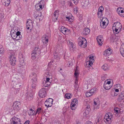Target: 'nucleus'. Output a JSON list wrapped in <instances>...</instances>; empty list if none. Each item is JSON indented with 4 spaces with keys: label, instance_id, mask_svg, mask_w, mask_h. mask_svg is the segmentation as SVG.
Returning <instances> with one entry per match:
<instances>
[{
    "label": "nucleus",
    "instance_id": "7ed1b4c3",
    "mask_svg": "<svg viewBox=\"0 0 124 124\" xmlns=\"http://www.w3.org/2000/svg\"><path fill=\"white\" fill-rule=\"evenodd\" d=\"M40 53V49L38 47H35L34 50L32 52L31 58L33 59H35L37 56Z\"/></svg>",
    "mask_w": 124,
    "mask_h": 124
},
{
    "label": "nucleus",
    "instance_id": "09e8293b",
    "mask_svg": "<svg viewBox=\"0 0 124 124\" xmlns=\"http://www.w3.org/2000/svg\"><path fill=\"white\" fill-rule=\"evenodd\" d=\"M102 12L98 11L97 15L98 17L99 18L101 17L102 16Z\"/></svg>",
    "mask_w": 124,
    "mask_h": 124
},
{
    "label": "nucleus",
    "instance_id": "bf43d9fd",
    "mask_svg": "<svg viewBox=\"0 0 124 124\" xmlns=\"http://www.w3.org/2000/svg\"><path fill=\"white\" fill-rule=\"evenodd\" d=\"M16 35H17V36H20V32L19 31H17V32H16Z\"/></svg>",
    "mask_w": 124,
    "mask_h": 124
},
{
    "label": "nucleus",
    "instance_id": "603ef678",
    "mask_svg": "<svg viewBox=\"0 0 124 124\" xmlns=\"http://www.w3.org/2000/svg\"><path fill=\"white\" fill-rule=\"evenodd\" d=\"M4 52V50L2 48H0V54L1 55H3V54Z\"/></svg>",
    "mask_w": 124,
    "mask_h": 124
},
{
    "label": "nucleus",
    "instance_id": "423d86ee",
    "mask_svg": "<svg viewBox=\"0 0 124 124\" xmlns=\"http://www.w3.org/2000/svg\"><path fill=\"white\" fill-rule=\"evenodd\" d=\"M45 5V1L41 0L35 5V8L38 10H41L44 7Z\"/></svg>",
    "mask_w": 124,
    "mask_h": 124
},
{
    "label": "nucleus",
    "instance_id": "4d7b16f0",
    "mask_svg": "<svg viewBox=\"0 0 124 124\" xmlns=\"http://www.w3.org/2000/svg\"><path fill=\"white\" fill-rule=\"evenodd\" d=\"M112 96H116L118 94L116 93L115 92H113L112 93Z\"/></svg>",
    "mask_w": 124,
    "mask_h": 124
},
{
    "label": "nucleus",
    "instance_id": "774afa93",
    "mask_svg": "<svg viewBox=\"0 0 124 124\" xmlns=\"http://www.w3.org/2000/svg\"><path fill=\"white\" fill-rule=\"evenodd\" d=\"M37 68V66H36L35 65L33 67V68L32 69L33 70H34V69H36V68Z\"/></svg>",
    "mask_w": 124,
    "mask_h": 124
},
{
    "label": "nucleus",
    "instance_id": "e433bc0d",
    "mask_svg": "<svg viewBox=\"0 0 124 124\" xmlns=\"http://www.w3.org/2000/svg\"><path fill=\"white\" fill-rule=\"evenodd\" d=\"M77 106V105H76L71 103L70 105L71 109L72 110H74L76 109Z\"/></svg>",
    "mask_w": 124,
    "mask_h": 124
},
{
    "label": "nucleus",
    "instance_id": "052dcab7",
    "mask_svg": "<svg viewBox=\"0 0 124 124\" xmlns=\"http://www.w3.org/2000/svg\"><path fill=\"white\" fill-rule=\"evenodd\" d=\"M78 78H76L75 80V83L76 84H78Z\"/></svg>",
    "mask_w": 124,
    "mask_h": 124
},
{
    "label": "nucleus",
    "instance_id": "aec40b11",
    "mask_svg": "<svg viewBox=\"0 0 124 124\" xmlns=\"http://www.w3.org/2000/svg\"><path fill=\"white\" fill-rule=\"evenodd\" d=\"M69 16H66V20L70 22H72L74 20V17L71 15V14L69 13Z\"/></svg>",
    "mask_w": 124,
    "mask_h": 124
},
{
    "label": "nucleus",
    "instance_id": "37998d69",
    "mask_svg": "<svg viewBox=\"0 0 124 124\" xmlns=\"http://www.w3.org/2000/svg\"><path fill=\"white\" fill-rule=\"evenodd\" d=\"M42 112V109L41 108H38L37 109L36 113V114L37 113L39 114L40 113H41Z\"/></svg>",
    "mask_w": 124,
    "mask_h": 124
},
{
    "label": "nucleus",
    "instance_id": "0e129e2a",
    "mask_svg": "<svg viewBox=\"0 0 124 124\" xmlns=\"http://www.w3.org/2000/svg\"><path fill=\"white\" fill-rule=\"evenodd\" d=\"M69 42L70 45L71 46H72V47H73V43L72 42L70 41H69Z\"/></svg>",
    "mask_w": 124,
    "mask_h": 124
},
{
    "label": "nucleus",
    "instance_id": "f704fd0d",
    "mask_svg": "<svg viewBox=\"0 0 124 124\" xmlns=\"http://www.w3.org/2000/svg\"><path fill=\"white\" fill-rule=\"evenodd\" d=\"M89 114V111L87 109H86L83 113V116L85 117H87Z\"/></svg>",
    "mask_w": 124,
    "mask_h": 124
},
{
    "label": "nucleus",
    "instance_id": "412c9836",
    "mask_svg": "<svg viewBox=\"0 0 124 124\" xmlns=\"http://www.w3.org/2000/svg\"><path fill=\"white\" fill-rule=\"evenodd\" d=\"M124 99V91L122 92L119 95L118 99V101L121 102Z\"/></svg>",
    "mask_w": 124,
    "mask_h": 124
},
{
    "label": "nucleus",
    "instance_id": "6e6d98bb",
    "mask_svg": "<svg viewBox=\"0 0 124 124\" xmlns=\"http://www.w3.org/2000/svg\"><path fill=\"white\" fill-rule=\"evenodd\" d=\"M21 39V37H20V36H17L16 38L15 39L16 40H19Z\"/></svg>",
    "mask_w": 124,
    "mask_h": 124
},
{
    "label": "nucleus",
    "instance_id": "ddd939ff",
    "mask_svg": "<svg viewBox=\"0 0 124 124\" xmlns=\"http://www.w3.org/2000/svg\"><path fill=\"white\" fill-rule=\"evenodd\" d=\"M13 84V87L17 89L20 88V87L21 86L22 84L17 79H16L14 81H12Z\"/></svg>",
    "mask_w": 124,
    "mask_h": 124
},
{
    "label": "nucleus",
    "instance_id": "2f4dec72",
    "mask_svg": "<svg viewBox=\"0 0 124 124\" xmlns=\"http://www.w3.org/2000/svg\"><path fill=\"white\" fill-rule=\"evenodd\" d=\"M79 75V72L78 70L77 67L76 68V69L75 70L74 74V76L75 78H78V76Z\"/></svg>",
    "mask_w": 124,
    "mask_h": 124
},
{
    "label": "nucleus",
    "instance_id": "c756f323",
    "mask_svg": "<svg viewBox=\"0 0 124 124\" xmlns=\"http://www.w3.org/2000/svg\"><path fill=\"white\" fill-rule=\"evenodd\" d=\"M43 16H42L41 13L40 12H39L38 14V15L36 16V18L37 19H39V20H42L43 18Z\"/></svg>",
    "mask_w": 124,
    "mask_h": 124
},
{
    "label": "nucleus",
    "instance_id": "3c124183",
    "mask_svg": "<svg viewBox=\"0 0 124 124\" xmlns=\"http://www.w3.org/2000/svg\"><path fill=\"white\" fill-rule=\"evenodd\" d=\"M105 83H106L107 84H108L109 85H111L110 84L111 83V81L110 80L107 79V80H106L105 82Z\"/></svg>",
    "mask_w": 124,
    "mask_h": 124
},
{
    "label": "nucleus",
    "instance_id": "338daca9",
    "mask_svg": "<svg viewBox=\"0 0 124 124\" xmlns=\"http://www.w3.org/2000/svg\"><path fill=\"white\" fill-rule=\"evenodd\" d=\"M29 120L27 121L24 124H29Z\"/></svg>",
    "mask_w": 124,
    "mask_h": 124
},
{
    "label": "nucleus",
    "instance_id": "79ce46f5",
    "mask_svg": "<svg viewBox=\"0 0 124 124\" xmlns=\"http://www.w3.org/2000/svg\"><path fill=\"white\" fill-rule=\"evenodd\" d=\"M97 91V89L95 88H93L90 91L91 93L92 94H93L94 93H95Z\"/></svg>",
    "mask_w": 124,
    "mask_h": 124
},
{
    "label": "nucleus",
    "instance_id": "c85d7f7f",
    "mask_svg": "<svg viewBox=\"0 0 124 124\" xmlns=\"http://www.w3.org/2000/svg\"><path fill=\"white\" fill-rule=\"evenodd\" d=\"M94 104L95 109H97L99 108L100 104L98 101H94Z\"/></svg>",
    "mask_w": 124,
    "mask_h": 124
},
{
    "label": "nucleus",
    "instance_id": "72a5a7b5",
    "mask_svg": "<svg viewBox=\"0 0 124 124\" xmlns=\"http://www.w3.org/2000/svg\"><path fill=\"white\" fill-rule=\"evenodd\" d=\"M78 101L76 99H74L72 101L71 103L77 105H78Z\"/></svg>",
    "mask_w": 124,
    "mask_h": 124
},
{
    "label": "nucleus",
    "instance_id": "4be33fe9",
    "mask_svg": "<svg viewBox=\"0 0 124 124\" xmlns=\"http://www.w3.org/2000/svg\"><path fill=\"white\" fill-rule=\"evenodd\" d=\"M60 30L64 34H65L66 33L67 31H69V30L66 28L64 26H62L60 28Z\"/></svg>",
    "mask_w": 124,
    "mask_h": 124
},
{
    "label": "nucleus",
    "instance_id": "f03ea898",
    "mask_svg": "<svg viewBox=\"0 0 124 124\" xmlns=\"http://www.w3.org/2000/svg\"><path fill=\"white\" fill-rule=\"evenodd\" d=\"M113 115L111 113H108L105 114L104 120L106 124H110L111 123V119Z\"/></svg>",
    "mask_w": 124,
    "mask_h": 124
},
{
    "label": "nucleus",
    "instance_id": "7c9ffc66",
    "mask_svg": "<svg viewBox=\"0 0 124 124\" xmlns=\"http://www.w3.org/2000/svg\"><path fill=\"white\" fill-rule=\"evenodd\" d=\"M101 68L104 70H109V67L107 64H105L101 66Z\"/></svg>",
    "mask_w": 124,
    "mask_h": 124
},
{
    "label": "nucleus",
    "instance_id": "a18cd8bd",
    "mask_svg": "<svg viewBox=\"0 0 124 124\" xmlns=\"http://www.w3.org/2000/svg\"><path fill=\"white\" fill-rule=\"evenodd\" d=\"M116 88L117 89H119L121 91L122 87H121V85L120 84H118L116 85Z\"/></svg>",
    "mask_w": 124,
    "mask_h": 124
},
{
    "label": "nucleus",
    "instance_id": "b1692460",
    "mask_svg": "<svg viewBox=\"0 0 124 124\" xmlns=\"http://www.w3.org/2000/svg\"><path fill=\"white\" fill-rule=\"evenodd\" d=\"M90 30L88 28H85L84 29L83 33L84 35H86L88 34L90 32Z\"/></svg>",
    "mask_w": 124,
    "mask_h": 124
},
{
    "label": "nucleus",
    "instance_id": "e2e57ef3",
    "mask_svg": "<svg viewBox=\"0 0 124 124\" xmlns=\"http://www.w3.org/2000/svg\"><path fill=\"white\" fill-rule=\"evenodd\" d=\"M86 124H93L91 122L88 121L86 122Z\"/></svg>",
    "mask_w": 124,
    "mask_h": 124
},
{
    "label": "nucleus",
    "instance_id": "cd10ccee",
    "mask_svg": "<svg viewBox=\"0 0 124 124\" xmlns=\"http://www.w3.org/2000/svg\"><path fill=\"white\" fill-rule=\"evenodd\" d=\"M34 79V80H32L31 85L32 87L33 88L36 87L37 82V80L36 78H35Z\"/></svg>",
    "mask_w": 124,
    "mask_h": 124
},
{
    "label": "nucleus",
    "instance_id": "6e6552de",
    "mask_svg": "<svg viewBox=\"0 0 124 124\" xmlns=\"http://www.w3.org/2000/svg\"><path fill=\"white\" fill-rule=\"evenodd\" d=\"M51 77V75H50L49 74L47 75V76L46 77V81H44L43 82V85L46 87H48L51 84V82L50 80V79L49 78Z\"/></svg>",
    "mask_w": 124,
    "mask_h": 124
},
{
    "label": "nucleus",
    "instance_id": "8fccbe9b",
    "mask_svg": "<svg viewBox=\"0 0 124 124\" xmlns=\"http://www.w3.org/2000/svg\"><path fill=\"white\" fill-rule=\"evenodd\" d=\"M114 110L115 111V112L117 114L118 113L120 112L119 111V109L117 108H115Z\"/></svg>",
    "mask_w": 124,
    "mask_h": 124
},
{
    "label": "nucleus",
    "instance_id": "6ab92c4d",
    "mask_svg": "<svg viewBox=\"0 0 124 124\" xmlns=\"http://www.w3.org/2000/svg\"><path fill=\"white\" fill-rule=\"evenodd\" d=\"M86 40V39L83 37H80L78 39V44L79 45L81 46L82 45L83 43H84V41H85Z\"/></svg>",
    "mask_w": 124,
    "mask_h": 124
},
{
    "label": "nucleus",
    "instance_id": "ea45409f",
    "mask_svg": "<svg viewBox=\"0 0 124 124\" xmlns=\"http://www.w3.org/2000/svg\"><path fill=\"white\" fill-rule=\"evenodd\" d=\"M5 5L6 6H8L10 4L11 1L10 0H4Z\"/></svg>",
    "mask_w": 124,
    "mask_h": 124
},
{
    "label": "nucleus",
    "instance_id": "69168bd1",
    "mask_svg": "<svg viewBox=\"0 0 124 124\" xmlns=\"http://www.w3.org/2000/svg\"><path fill=\"white\" fill-rule=\"evenodd\" d=\"M68 4L70 6H72V2H69L68 3Z\"/></svg>",
    "mask_w": 124,
    "mask_h": 124
},
{
    "label": "nucleus",
    "instance_id": "393cba45",
    "mask_svg": "<svg viewBox=\"0 0 124 124\" xmlns=\"http://www.w3.org/2000/svg\"><path fill=\"white\" fill-rule=\"evenodd\" d=\"M35 110L34 109L33 110L32 109H30L29 111V112L28 114L30 116L35 115H36Z\"/></svg>",
    "mask_w": 124,
    "mask_h": 124
},
{
    "label": "nucleus",
    "instance_id": "9b49d317",
    "mask_svg": "<svg viewBox=\"0 0 124 124\" xmlns=\"http://www.w3.org/2000/svg\"><path fill=\"white\" fill-rule=\"evenodd\" d=\"M39 95L40 97L44 98L46 95V89L44 88H42L40 90L39 92Z\"/></svg>",
    "mask_w": 124,
    "mask_h": 124
},
{
    "label": "nucleus",
    "instance_id": "49530a36",
    "mask_svg": "<svg viewBox=\"0 0 124 124\" xmlns=\"http://www.w3.org/2000/svg\"><path fill=\"white\" fill-rule=\"evenodd\" d=\"M92 95V94L90 92H87L86 93V95L87 97H89Z\"/></svg>",
    "mask_w": 124,
    "mask_h": 124
},
{
    "label": "nucleus",
    "instance_id": "a878e982",
    "mask_svg": "<svg viewBox=\"0 0 124 124\" xmlns=\"http://www.w3.org/2000/svg\"><path fill=\"white\" fill-rule=\"evenodd\" d=\"M11 37L13 39H15L17 37L16 31H14L12 30L11 31Z\"/></svg>",
    "mask_w": 124,
    "mask_h": 124
},
{
    "label": "nucleus",
    "instance_id": "0eeeda50",
    "mask_svg": "<svg viewBox=\"0 0 124 124\" xmlns=\"http://www.w3.org/2000/svg\"><path fill=\"white\" fill-rule=\"evenodd\" d=\"M9 59L11 65L14 66L16 65V58L15 54H11L9 56Z\"/></svg>",
    "mask_w": 124,
    "mask_h": 124
},
{
    "label": "nucleus",
    "instance_id": "58836bf2",
    "mask_svg": "<svg viewBox=\"0 0 124 124\" xmlns=\"http://www.w3.org/2000/svg\"><path fill=\"white\" fill-rule=\"evenodd\" d=\"M123 10H124V9L123 8L119 7L117 8V13L119 14L120 13H121V12H123Z\"/></svg>",
    "mask_w": 124,
    "mask_h": 124
},
{
    "label": "nucleus",
    "instance_id": "39448f33",
    "mask_svg": "<svg viewBox=\"0 0 124 124\" xmlns=\"http://www.w3.org/2000/svg\"><path fill=\"white\" fill-rule=\"evenodd\" d=\"M108 23V20L106 17L103 18L100 21V26L102 28H105Z\"/></svg>",
    "mask_w": 124,
    "mask_h": 124
},
{
    "label": "nucleus",
    "instance_id": "2eb2a0df",
    "mask_svg": "<svg viewBox=\"0 0 124 124\" xmlns=\"http://www.w3.org/2000/svg\"><path fill=\"white\" fill-rule=\"evenodd\" d=\"M96 39L98 45L100 46H101L102 45L103 42V36L101 35H100L97 36Z\"/></svg>",
    "mask_w": 124,
    "mask_h": 124
},
{
    "label": "nucleus",
    "instance_id": "c9c22d12",
    "mask_svg": "<svg viewBox=\"0 0 124 124\" xmlns=\"http://www.w3.org/2000/svg\"><path fill=\"white\" fill-rule=\"evenodd\" d=\"M121 49L123 51V52L122 53H121L122 55L124 57V43H123L120 46Z\"/></svg>",
    "mask_w": 124,
    "mask_h": 124
},
{
    "label": "nucleus",
    "instance_id": "f3484780",
    "mask_svg": "<svg viewBox=\"0 0 124 124\" xmlns=\"http://www.w3.org/2000/svg\"><path fill=\"white\" fill-rule=\"evenodd\" d=\"M42 41L44 44H46L48 42V36L46 35H43L42 37Z\"/></svg>",
    "mask_w": 124,
    "mask_h": 124
},
{
    "label": "nucleus",
    "instance_id": "13d9d810",
    "mask_svg": "<svg viewBox=\"0 0 124 124\" xmlns=\"http://www.w3.org/2000/svg\"><path fill=\"white\" fill-rule=\"evenodd\" d=\"M78 0H73L72 1L73 2L75 5H76L77 4H78Z\"/></svg>",
    "mask_w": 124,
    "mask_h": 124
},
{
    "label": "nucleus",
    "instance_id": "bb28decb",
    "mask_svg": "<svg viewBox=\"0 0 124 124\" xmlns=\"http://www.w3.org/2000/svg\"><path fill=\"white\" fill-rule=\"evenodd\" d=\"M111 85H109L107 84L106 83H104L103 85V87L106 90H108L110 89L112 87Z\"/></svg>",
    "mask_w": 124,
    "mask_h": 124
},
{
    "label": "nucleus",
    "instance_id": "680f3d73",
    "mask_svg": "<svg viewBox=\"0 0 124 124\" xmlns=\"http://www.w3.org/2000/svg\"><path fill=\"white\" fill-rule=\"evenodd\" d=\"M54 57L56 59L58 58V56L56 54H55L54 55Z\"/></svg>",
    "mask_w": 124,
    "mask_h": 124
},
{
    "label": "nucleus",
    "instance_id": "c03bdc74",
    "mask_svg": "<svg viewBox=\"0 0 124 124\" xmlns=\"http://www.w3.org/2000/svg\"><path fill=\"white\" fill-rule=\"evenodd\" d=\"M74 12L75 14H76L78 12V9L77 7L76 6H75L73 8Z\"/></svg>",
    "mask_w": 124,
    "mask_h": 124
},
{
    "label": "nucleus",
    "instance_id": "1a4fd4ad",
    "mask_svg": "<svg viewBox=\"0 0 124 124\" xmlns=\"http://www.w3.org/2000/svg\"><path fill=\"white\" fill-rule=\"evenodd\" d=\"M94 56L92 55L89 56L87 58L88 60L87 63L88 62L89 66L90 67L92 65L94 61Z\"/></svg>",
    "mask_w": 124,
    "mask_h": 124
},
{
    "label": "nucleus",
    "instance_id": "4468645a",
    "mask_svg": "<svg viewBox=\"0 0 124 124\" xmlns=\"http://www.w3.org/2000/svg\"><path fill=\"white\" fill-rule=\"evenodd\" d=\"M26 28L28 30H31L32 27V23L31 20L30 19L27 20L26 23Z\"/></svg>",
    "mask_w": 124,
    "mask_h": 124
},
{
    "label": "nucleus",
    "instance_id": "dca6fc26",
    "mask_svg": "<svg viewBox=\"0 0 124 124\" xmlns=\"http://www.w3.org/2000/svg\"><path fill=\"white\" fill-rule=\"evenodd\" d=\"M19 63L18 65V66L20 68H24V65L25 63L24 62V61L23 58H20L19 59Z\"/></svg>",
    "mask_w": 124,
    "mask_h": 124
},
{
    "label": "nucleus",
    "instance_id": "20e7f679",
    "mask_svg": "<svg viewBox=\"0 0 124 124\" xmlns=\"http://www.w3.org/2000/svg\"><path fill=\"white\" fill-rule=\"evenodd\" d=\"M21 103L18 101H15L13 103L12 108L13 110L16 112H18L21 109Z\"/></svg>",
    "mask_w": 124,
    "mask_h": 124
},
{
    "label": "nucleus",
    "instance_id": "f8f14e48",
    "mask_svg": "<svg viewBox=\"0 0 124 124\" xmlns=\"http://www.w3.org/2000/svg\"><path fill=\"white\" fill-rule=\"evenodd\" d=\"M53 100L52 98H49L46 101L44 104L45 106L47 107H51L52 105Z\"/></svg>",
    "mask_w": 124,
    "mask_h": 124
},
{
    "label": "nucleus",
    "instance_id": "5fc2aeb1",
    "mask_svg": "<svg viewBox=\"0 0 124 124\" xmlns=\"http://www.w3.org/2000/svg\"><path fill=\"white\" fill-rule=\"evenodd\" d=\"M4 16L3 14H0V22H1L2 21L1 19L4 18Z\"/></svg>",
    "mask_w": 124,
    "mask_h": 124
},
{
    "label": "nucleus",
    "instance_id": "4c0bfd02",
    "mask_svg": "<svg viewBox=\"0 0 124 124\" xmlns=\"http://www.w3.org/2000/svg\"><path fill=\"white\" fill-rule=\"evenodd\" d=\"M31 76L32 78V80H35L34 79L35 78H36L37 79V75L35 73H32L31 75Z\"/></svg>",
    "mask_w": 124,
    "mask_h": 124
},
{
    "label": "nucleus",
    "instance_id": "de8ad7c7",
    "mask_svg": "<svg viewBox=\"0 0 124 124\" xmlns=\"http://www.w3.org/2000/svg\"><path fill=\"white\" fill-rule=\"evenodd\" d=\"M104 10V8L102 6H100L98 9V12H102Z\"/></svg>",
    "mask_w": 124,
    "mask_h": 124
},
{
    "label": "nucleus",
    "instance_id": "473e14b6",
    "mask_svg": "<svg viewBox=\"0 0 124 124\" xmlns=\"http://www.w3.org/2000/svg\"><path fill=\"white\" fill-rule=\"evenodd\" d=\"M72 94L70 93H66L65 96L64 97L65 98L69 99L70 98L72 97Z\"/></svg>",
    "mask_w": 124,
    "mask_h": 124
},
{
    "label": "nucleus",
    "instance_id": "5701e85b",
    "mask_svg": "<svg viewBox=\"0 0 124 124\" xmlns=\"http://www.w3.org/2000/svg\"><path fill=\"white\" fill-rule=\"evenodd\" d=\"M58 11L57 10L55 11L54 13V15L53 16V18L54 19V22L57 20L58 17Z\"/></svg>",
    "mask_w": 124,
    "mask_h": 124
},
{
    "label": "nucleus",
    "instance_id": "a19ab883",
    "mask_svg": "<svg viewBox=\"0 0 124 124\" xmlns=\"http://www.w3.org/2000/svg\"><path fill=\"white\" fill-rule=\"evenodd\" d=\"M84 42L83 44L81 46V47L82 48H85L87 46V41L86 40L85 41H84Z\"/></svg>",
    "mask_w": 124,
    "mask_h": 124
},
{
    "label": "nucleus",
    "instance_id": "864d4df0",
    "mask_svg": "<svg viewBox=\"0 0 124 124\" xmlns=\"http://www.w3.org/2000/svg\"><path fill=\"white\" fill-rule=\"evenodd\" d=\"M119 15L121 17H124V11L123 10V12H121V13H119Z\"/></svg>",
    "mask_w": 124,
    "mask_h": 124
},
{
    "label": "nucleus",
    "instance_id": "9d476101",
    "mask_svg": "<svg viewBox=\"0 0 124 124\" xmlns=\"http://www.w3.org/2000/svg\"><path fill=\"white\" fill-rule=\"evenodd\" d=\"M10 121L11 124H21L20 119L15 117H13Z\"/></svg>",
    "mask_w": 124,
    "mask_h": 124
},
{
    "label": "nucleus",
    "instance_id": "f257e3e1",
    "mask_svg": "<svg viewBox=\"0 0 124 124\" xmlns=\"http://www.w3.org/2000/svg\"><path fill=\"white\" fill-rule=\"evenodd\" d=\"M122 28V25L119 22L114 23L113 26L112 27L113 31L115 34L119 33Z\"/></svg>",
    "mask_w": 124,
    "mask_h": 124
},
{
    "label": "nucleus",
    "instance_id": "a211bd4d",
    "mask_svg": "<svg viewBox=\"0 0 124 124\" xmlns=\"http://www.w3.org/2000/svg\"><path fill=\"white\" fill-rule=\"evenodd\" d=\"M112 50L110 48L106 49L104 52V55L106 57H108L111 54Z\"/></svg>",
    "mask_w": 124,
    "mask_h": 124
}]
</instances>
